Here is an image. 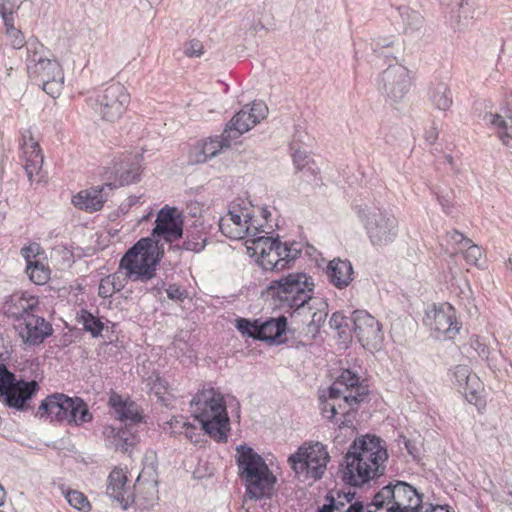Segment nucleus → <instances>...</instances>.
Returning <instances> with one entry per match:
<instances>
[{"instance_id":"nucleus-22","label":"nucleus","mask_w":512,"mask_h":512,"mask_svg":"<svg viewBox=\"0 0 512 512\" xmlns=\"http://www.w3.org/2000/svg\"><path fill=\"white\" fill-rule=\"evenodd\" d=\"M351 320L354 334L364 348L372 350L380 346L383 333L374 316L365 310H356L352 313Z\"/></svg>"},{"instance_id":"nucleus-27","label":"nucleus","mask_w":512,"mask_h":512,"mask_svg":"<svg viewBox=\"0 0 512 512\" xmlns=\"http://www.w3.org/2000/svg\"><path fill=\"white\" fill-rule=\"evenodd\" d=\"M107 186H96L90 189L80 191L78 194L73 196L72 204L86 212H96L103 208L104 203L107 200V194L104 192Z\"/></svg>"},{"instance_id":"nucleus-9","label":"nucleus","mask_w":512,"mask_h":512,"mask_svg":"<svg viewBox=\"0 0 512 512\" xmlns=\"http://www.w3.org/2000/svg\"><path fill=\"white\" fill-rule=\"evenodd\" d=\"M356 213L373 246L382 247L394 241L398 221L389 210L370 203L356 207Z\"/></svg>"},{"instance_id":"nucleus-59","label":"nucleus","mask_w":512,"mask_h":512,"mask_svg":"<svg viewBox=\"0 0 512 512\" xmlns=\"http://www.w3.org/2000/svg\"><path fill=\"white\" fill-rule=\"evenodd\" d=\"M438 138V131L435 127L430 128L425 132V140L429 144H434Z\"/></svg>"},{"instance_id":"nucleus-61","label":"nucleus","mask_w":512,"mask_h":512,"mask_svg":"<svg viewBox=\"0 0 512 512\" xmlns=\"http://www.w3.org/2000/svg\"><path fill=\"white\" fill-rule=\"evenodd\" d=\"M425 512H451V509L448 505H432L425 510Z\"/></svg>"},{"instance_id":"nucleus-7","label":"nucleus","mask_w":512,"mask_h":512,"mask_svg":"<svg viewBox=\"0 0 512 512\" xmlns=\"http://www.w3.org/2000/svg\"><path fill=\"white\" fill-rule=\"evenodd\" d=\"M421 507L422 495L410 484L397 481L379 490L365 512H418Z\"/></svg>"},{"instance_id":"nucleus-45","label":"nucleus","mask_w":512,"mask_h":512,"mask_svg":"<svg viewBox=\"0 0 512 512\" xmlns=\"http://www.w3.org/2000/svg\"><path fill=\"white\" fill-rule=\"evenodd\" d=\"M398 10L407 29L418 31L423 26L424 17L418 11L407 6L399 7Z\"/></svg>"},{"instance_id":"nucleus-16","label":"nucleus","mask_w":512,"mask_h":512,"mask_svg":"<svg viewBox=\"0 0 512 512\" xmlns=\"http://www.w3.org/2000/svg\"><path fill=\"white\" fill-rule=\"evenodd\" d=\"M141 172V156L125 155L116 159L112 166L104 172L105 186L110 190L139 181Z\"/></svg>"},{"instance_id":"nucleus-23","label":"nucleus","mask_w":512,"mask_h":512,"mask_svg":"<svg viewBox=\"0 0 512 512\" xmlns=\"http://www.w3.org/2000/svg\"><path fill=\"white\" fill-rule=\"evenodd\" d=\"M17 329L22 340L29 345H39L53 333L52 325L37 312L18 322Z\"/></svg>"},{"instance_id":"nucleus-15","label":"nucleus","mask_w":512,"mask_h":512,"mask_svg":"<svg viewBox=\"0 0 512 512\" xmlns=\"http://www.w3.org/2000/svg\"><path fill=\"white\" fill-rule=\"evenodd\" d=\"M239 201L230 204L228 213L219 221V229L230 239L240 240L250 236L255 238L257 227L251 223L252 217L248 208L241 207Z\"/></svg>"},{"instance_id":"nucleus-42","label":"nucleus","mask_w":512,"mask_h":512,"mask_svg":"<svg viewBox=\"0 0 512 512\" xmlns=\"http://www.w3.org/2000/svg\"><path fill=\"white\" fill-rule=\"evenodd\" d=\"M231 141L232 139L226 136L224 130L220 136L209 137L200 142L205 148L206 155L211 159L217 156L222 149L230 147Z\"/></svg>"},{"instance_id":"nucleus-24","label":"nucleus","mask_w":512,"mask_h":512,"mask_svg":"<svg viewBox=\"0 0 512 512\" xmlns=\"http://www.w3.org/2000/svg\"><path fill=\"white\" fill-rule=\"evenodd\" d=\"M3 309L8 317L20 322L27 318L30 313L38 312L39 301L37 297L27 292H16L8 297Z\"/></svg>"},{"instance_id":"nucleus-52","label":"nucleus","mask_w":512,"mask_h":512,"mask_svg":"<svg viewBox=\"0 0 512 512\" xmlns=\"http://www.w3.org/2000/svg\"><path fill=\"white\" fill-rule=\"evenodd\" d=\"M291 149L293 150V162L297 170L304 169L309 162V156L306 151L296 148L295 144H292Z\"/></svg>"},{"instance_id":"nucleus-8","label":"nucleus","mask_w":512,"mask_h":512,"mask_svg":"<svg viewBox=\"0 0 512 512\" xmlns=\"http://www.w3.org/2000/svg\"><path fill=\"white\" fill-rule=\"evenodd\" d=\"M247 250L257 263L267 271H281L290 266L300 253L295 244L288 245L278 239L258 236L247 240Z\"/></svg>"},{"instance_id":"nucleus-28","label":"nucleus","mask_w":512,"mask_h":512,"mask_svg":"<svg viewBox=\"0 0 512 512\" xmlns=\"http://www.w3.org/2000/svg\"><path fill=\"white\" fill-rule=\"evenodd\" d=\"M454 384L458 386L461 393L472 403L476 401L478 389L481 385L480 379L473 374L467 365H457L452 371Z\"/></svg>"},{"instance_id":"nucleus-11","label":"nucleus","mask_w":512,"mask_h":512,"mask_svg":"<svg viewBox=\"0 0 512 512\" xmlns=\"http://www.w3.org/2000/svg\"><path fill=\"white\" fill-rule=\"evenodd\" d=\"M314 283L305 273H291L270 283L269 294L282 306L298 310L312 298Z\"/></svg>"},{"instance_id":"nucleus-41","label":"nucleus","mask_w":512,"mask_h":512,"mask_svg":"<svg viewBox=\"0 0 512 512\" xmlns=\"http://www.w3.org/2000/svg\"><path fill=\"white\" fill-rule=\"evenodd\" d=\"M77 321L83 326V329L89 332L93 337L100 336L104 328L101 320L85 309H81L77 313Z\"/></svg>"},{"instance_id":"nucleus-46","label":"nucleus","mask_w":512,"mask_h":512,"mask_svg":"<svg viewBox=\"0 0 512 512\" xmlns=\"http://www.w3.org/2000/svg\"><path fill=\"white\" fill-rule=\"evenodd\" d=\"M63 494L72 507L79 511L88 512L91 509V505L87 497L78 490L68 489L63 491Z\"/></svg>"},{"instance_id":"nucleus-49","label":"nucleus","mask_w":512,"mask_h":512,"mask_svg":"<svg viewBox=\"0 0 512 512\" xmlns=\"http://www.w3.org/2000/svg\"><path fill=\"white\" fill-rule=\"evenodd\" d=\"M461 253L464 255V258L468 264L477 267L482 266L481 260L483 257V251L478 245H475L471 242L469 245L465 246L464 251H461Z\"/></svg>"},{"instance_id":"nucleus-29","label":"nucleus","mask_w":512,"mask_h":512,"mask_svg":"<svg viewBox=\"0 0 512 512\" xmlns=\"http://www.w3.org/2000/svg\"><path fill=\"white\" fill-rule=\"evenodd\" d=\"M484 120L496 131L502 143L508 145L512 140V102L499 112L485 114Z\"/></svg>"},{"instance_id":"nucleus-54","label":"nucleus","mask_w":512,"mask_h":512,"mask_svg":"<svg viewBox=\"0 0 512 512\" xmlns=\"http://www.w3.org/2000/svg\"><path fill=\"white\" fill-rule=\"evenodd\" d=\"M167 297L170 300L179 301L182 302L184 299L187 298V291L185 289H181L176 284H171L166 289Z\"/></svg>"},{"instance_id":"nucleus-40","label":"nucleus","mask_w":512,"mask_h":512,"mask_svg":"<svg viewBox=\"0 0 512 512\" xmlns=\"http://www.w3.org/2000/svg\"><path fill=\"white\" fill-rule=\"evenodd\" d=\"M26 66L27 72L30 70V66L33 64H41L42 62L49 59L48 51H46L44 45L40 43L36 38H30L26 42Z\"/></svg>"},{"instance_id":"nucleus-48","label":"nucleus","mask_w":512,"mask_h":512,"mask_svg":"<svg viewBox=\"0 0 512 512\" xmlns=\"http://www.w3.org/2000/svg\"><path fill=\"white\" fill-rule=\"evenodd\" d=\"M25 0H0V16L3 23L14 20V14Z\"/></svg>"},{"instance_id":"nucleus-10","label":"nucleus","mask_w":512,"mask_h":512,"mask_svg":"<svg viewBox=\"0 0 512 512\" xmlns=\"http://www.w3.org/2000/svg\"><path fill=\"white\" fill-rule=\"evenodd\" d=\"M36 416L76 425L92 420V414L89 412L87 404L81 398H71L62 393L47 396L41 402Z\"/></svg>"},{"instance_id":"nucleus-43","label":"nucleus","mask_w":512,"mask_h":512,"mask_svg":"<svg viewBox=\"0 0 512 512\" xmlns=\"http://www.w3.org/2000/svg\"><path fill=\"white\" fill-rule=\"evenodd\" d=\"M26 273L28 274L30 280L37 285L45 284L50 277L49 268H47L38 260L29 262V265H26Z\"/></svg>"},{"instance_id":"nucleus-26","label":"nucleus","mask_w":512,"mask_h":512,"mask_svg":"<svg viewBox=\"0 0 512 512\" xmlns=\"http://www.w3.org/2000/svg\"><path fill=\"white\" fill-rule=\"evenodd\" d=\"M106 493L122 509H127L134 501V494L126 485L127 477L122 469H113L108 476Z\"/></svg>"},{"instance_id":"nucleus-51","label":"nucleus","mask_w":512,"mask_h":512,"mask_svg":"<svg viewBox=\"0 0 512 512\" xmlns=\"http://www.w3.org/2000/svg\"><path fill=\"white\" fill-rule=\"evenodd\" d=\"M210 158L206 155L205 148L201 142H197L189 152L188 161L190 164H201L209 160Z\"/></svg>"},{"instance_id":"nucleus-17","label":"nucleus","mask_w":512,"mask_h":512,"mask_svg":"<svg viewBox=\"0 0 512 512\" xmlns=\"http://www.w3.org/2000/svg\"><path fill=\"white\" fill-rule=\"evenodd\" d=\"M424 323L434 332L436 338L452 339L460 330L456 311L449 303L433 305L428 309Z\"/></svg>"},{"instance_id":"nucleus-38","label":"nucleus","mask_w":512,"mask_h":512,"mask_svg":"<svg viewBox=\"0 0 512 512\" xmlns=\"http://www.w3.org/2000/svg\"><path fill=\"white\" fill-rule=\"evenodd\" d=\"M107 436L112 438L111 443L113 444L116 451L127 452L130 447L136 444L137 438L129 430L110 428L109 431L105 432Z\"/></svg>"},{"instance_id":"nucleus-20","label":"nucleus","mask_w":512,"mask_h":512,"mask_svg":"<svg viewBox=\"0 0 512 512\" xmlns=\"http://www.w3.org/2000/svg\"><path fill=\"white\" fill-rule=\"evenodd\" d=\"M267 113L268 107L264 102L254 101L251 105H244L226 124L224 129L226 136L232 140L237 139L263 120Z\"/></svg>"},{"instance_id":"nucleus-60","label":"nucleus","mask_w":512,"mask_h":512,"mask_svg":"<svg viewBox=\"0 0 512 512\" xmlns=\"http://www.w3.org/2000/svg\"><path fill=\"white\" fill-rule=\"evenodd\" d=\"M372 45H373L372 49H373L374 51H377V49H378V48H380V47L384 48V47H390V46H392V45H393V41H392V40H390V39H388V38H383V39H379V40H377V41H376L374 44H372Z\"/></svg>"},{"instance_id":"nucleus-36","label":"nucleus","mask_w":512,"mask_h":512,"mask_svg":"<svg viewBox=\"0 0 512 512\" xmlns=\"http://www.w3.org/2000/svg\"><path fill=\"white\" fill-rule=\"evenodd\" d=\"M469 243H471V240L457 230L447 231L439 240L441 249L450 256L464 251L465 246Z\"/></svg>"},{"instance_id":"nucleus-13","label":"nucleus","mask_w":512,"mask_h":512,"mask_svg":"<svg viewBox=\"0 0 512 512\" xmlns=\"http://www.w3.org/2000/svg\"><path fill=\"white\" fill-rule=\"evenodd\" d=\"M329 453L325 445L315 442L300 446L295 453L289 456L288 462L293 471L306 479H321L326 471Z\"/></svg>"},{"instance_id":"nucleus-47","label":"nucleus","mask_w":512,"mask_h":512,"mask_svg":"<svg viewBox=\"0 0 512 512\" xmlns=\"http://www.w3.org/2000/svg\"><path fill=\"white\" fill-rule=\"evenodd\" d=\"M5 33L10 40V44L14 49H21L23 46H26L25 37L21 30L15 27L14 20L5 22Z\"/></svg>"},{"instance_id":"nucleus-58","label":"nucleus","mask_w":512,"mask_h":512,"mask_svg":"<svg viewBox=\"0 0 512 512\" xmlns=\"http://www.w3.org/2000/svg\"><path fill=\"white\" fill-rule=\"evenodd\" d=\"M182 422H186L183 418H173L167 424L170 426L173 432L182 433Z\"/></svg>"},{"instance_id":"nucleus-31","label":"nucleus","mask_w":512,"mask_h":512,"mask_svg":"<svg viewBox=\"0 0 512 512\" xmlns=\"http://www.w3.org/2000/svg\"><path fill=\"white\" fill-rule=\"evenodd\" d=\"M353 274V266L348 260L333 259L326 268L329 281L338 289L348 287L353 281Z\"/></svg>"},{"instance_id":"nucleus-18","label":"nucleus","mask_w":512,"mask_h":512,"mask_svg":"<svg viewBox=\"0 0 512 512\" xmlns=\"http://www.w3.org/2000/svg\"><path fill=\"white\" fill-rule=\"evenodd\" d=\"M379 90L393 102H399L411 86L409 70L401 65H389L380 75Z\"/></svg>"},{"instance_id":"nucleus-37","label":"nucleus","mask_w":512,"mask_h":512,"mask_svg":"<svg viewBox=\"0 0 512 512\" xmlns=\"http://www.w3.org/2000/svg\"><path fill=\"white\" fill-rule=\"evenodd\" d=\"M127 280L129 279L126 278V275L122 276L121 270L102 278L98 287V295L102 298L112 297L125 287Z\"/></svg>"},{"instance_id":"nucleus-2","label":"nucleus","mask_w":512,"mask_h":512,"mask_svg":"<svg viewBox=\"0 0 512 512\" xmlns=\"http://www.w3.org/2000/svg\"><path fill=\"white\" fill-rule=\"evenodd\" d=\"M387 460L384 440L369 434L358 437L344 457L342 479L351 486L361 487L385 473Z\"/></svg>"},{"instance_id":"nucleus-63","label":"nucleus","mask_w":512,"mask_h":512,"mask_svg":"<svg viewBox=\"0 0 512 512\" xmlns=\"http://www.w3.org/2000/svg\"><path fill=\"white\" fill-rule=\"evenodd\" d=\"M438 201L446 213L450 212V202L444 197H438Z\"/></svg>"},{"instance_id":"nucleus-39","label":"nucleus","mask_w":512,"mask_h":512,"mask_svg":"<svg viewBox=\"0 0 512 512\" xmlns=\"http://www.w3.org/2000/svg\"><path fill=\"white\" fill-rule=\"evenodd\" d=\"M429 98L432 104L442 111L448 110L453 103L451 91L443 82H439L432 87Z\"/></svg>"},{"instance_id":"nucleus-50","label":"nucleus","mask_w":512,"mask_h":512,"mask_svg":"<svg viewBox=\"0 0 512 512\" xmlns=\"http://www.w3.org/2000/svg\"><path fill=\"white\" fill-rule=\"evenodd\" d=\"M258 320L250 321L246 318H238L236 320V328L242 335H247L256 339V331L257 330Z\"/></svg>"},{"instance_id":"nucleus-35","label":"nucleus","mask_w":512,"mask_h":512,"mask_svg":"<svg viewBox=\"0 0 512 512\" xmlns=\"http://www.w3.org/2000/svg\"><path fill=\"white\" fill-rule=\"evenodd\" d=\"M208 237V226L202 222H197L186 229L182 249L199 253L206 247Z\"/></svg>"},{"instance_id":"nucleus-62","label":"nucleus","mask_w":512,"mask_h":512,"mask_svg":"<svg viewBox=\"0 0 512 512\" xmlns=\"http://www.w3.org/2000/svg\"><path fill=\"white\" fill-rule=\"evenodd\" d=\"M405 447L411 456L416 457V447L410 440L405 441Z\"/></svg>"},{"instance_id":"nucleus-53","label":"nucleus","mask_w":512,"mask_h":512,"mask_svg":"<svg viewBox=\"0 0 512 512\" xmlns=\"http://www.w3.org/2000/svg\"><path fill=\"white\" fill-rule=\"evenodd\" d=\"M204 53L202 43L197 39L188 41L184 46V54L187 57H200Z\"/></svg>"},{"instance_id":"nucleus-1","label":"nucleus","mask_w":512,"mask_h":512,"mask_svg":"<svg viewBox=\"0 0 512 512\" xmlns=\"http://www.w3.org/2000/svg\"><path fill=\"white\" fill-rule=\"evenodd\" d=\"M387 460L384 440L369 434L358 437L344 457L342 479L351 486L361 487L385 473Z\"/></svg>"},{"instance_id":"nucleus-6","label":"nucleus","mask_w":512,"mask_h":512,"mask_svg":"<svg viewBox=\"0 0 512 512\" xmlns=\"http://www.w3.org/2000/svg\"><path fill=\"white\" fill-rule=\"evenodd\" d=\"M368 394V386L360 381L357 373L349 369L343 370L329 388V399H341L344 407L341 403L324 401L321 408L322 414L329 420L334 419L339 413L346 414L349 410L357 408L360 403L364 402Z\"/></svg>"},{"instance_id":"nucleus-32","label":"nucleus","mask_w":512,"mask_h":512,"mask_svg":"<svg viewBox=\"0 0 512 512\" xmlns=\"http://www.w3.org/2000/svg\"><path fill=\"white\" fill-rule=\"evenodd\" d=\"M287 320L284 316L270 318L266 321L258 320L256 339L270 343H280V337L286 331Z\"/></svg>"},{"instance_id":"nucleus-57","label":"nucleus","mask_w":512,"mask_h":512,"mask_svg":"<svg viewBox=\"0 0 512 512\" xmlns=\"http://www.w3.org/2000/svg\"><path fill=\"white\" fill-rule=\"evenodd\" d=\"M471 345L476 349L480 357H488V348L484 344H481L478 339H475Z\"/></svg>"},{"instance_id":"nucleus-4","label":"nucleus","mask_w":512,"mask_h":512,"mask_svg":"<svg viewBox=\"0 0 512 512\" xmlns=\"http://www.w3.org/2000/svg\"><path fill=\"white\" fill-rule=\"evenodd\" d=\"M235 458L246 495L255 500L269 498L272 495L276 477L265 460L245 444L236 447Z\"/></svg>"},{"instance_id":"nucleus-25","label":"nucleus","mask_w":512,"mask_h":512,"mask_svg":"<svg viewBox=\"0 0 512 512\" xmlns=\"http://www.w3.org/2000/svg\"><path fill=\"white\" fill-rule=\"evenodd\" d=\"M20 148L22 150V158L24 161V170L30 181L35 174H38L42 168L44 157L41 153L39 143L35 141L31 131L27 130L23 133Z\"/></svg>"},{"instance_id":"nucleus-12","label":"nucleus","mask_w":512,"mask_h":512,"mask_svg":"<svg viewBox=\"0 0 512 512\" xmlns=\"http://www.w3.org/2000/svg\"><path fill=\"white\" fill-rule=\"evenodd\" d=\"M86 103L102 120L115 122L126 112L130 94L124 85L115 82L87 97Z\"/></svg>"},{"instance_id":"nucleus-64","label":"nucleus","mask_w":512,"mask_h":512,"mask_svg":"<svg viewBox=\"0 0 512 512\" xmlns=\"http://www.w3.org/2000/svg\"><path fill=\"white\" fill-rule=\"evenodd\" d=\"M261 216H262L266 221H268L269 217H271V213H270V211H269L267 208H262V209H261Z\"/></svg>"},{"instance_id":"nucleus-5","label":"nucleus","mask_w":512,"mask_h":512,"mask_svg":"<svg viewBox=\"0 0 512 512\" xmlns=\"http://www.w3.org/2000/svg\"><path fill=\"white\" fill-rule=\"evenodd\" d=\"M164 247L153 239L141 238L120 260L119 270H125L132 282H147L156 276V267L163 258Z\"/></svg>"},{"instance_id":"nucleus-3","label":"nucleus","mask_w":512,"mask_h":512,"mask_svg":"<svg viewBox=\"0 0 512 512\" xmlns=\"http://www.w3.org/2000/svg\"><path fill=\"white\" fill-rule=\"evenodd\" d=\"M191 411L202 429L218 442L227 440L229 417L222 393L204 384L190 402Z\"/></svg>"},{"instance_id":"nucleus-34","label":"nucleus","mask_w":512,"mask_h":512,"mask_svg":"<svg viewBox=\"0 0 512 512\" xmlns=\"http://www.w3.org/2000/svg\"><path fill=\"white\" fill-rule=\"evenodd\" d=\"M109 405L113 408L117 418L126 425L136 424L142 420L137 405L132 401L123 400L118 394L110 396Z\"/></svg>"},{"instance_id":"nucleus-56","label":"nucleus","mask_w":512,"mask_h":512,"mask_svg":"<svg viewBox=\"0 0 512 512\" xmlns=\"http://www.w3.org/2000/svg\"><path fill=\"white\" fill-rule=\"evenodd\" d=\"M182 433H184V435L190 439V441L192 442H197V439H194V436H195V427L188 423V422H182Z\"/></svg>"},{"instance_id":"nucleus-21","label":"nucleus","mask_w":512,"mask_h":512,"mask_svg":"<svg viewBox=\"0 0 512 512\" xmlns=\"http://www.w3.org/2000/svg\"><path fill=\"white\" fill-rule=\"evenodd\" d=\"M176 213V208L168 206L161 208L156 216L152 234L147 238L153 239L158 245L163 247L162 241L171 244L182 238L183 221Z\"/></svg>"},{"instance_id":"nucleus-14","label":"nucleus","mask_w":512,"mask_h":512,"mask_svg":"<svg viewBox=\"0 0 512 512\" xmlns=\"http://www.w3.org/2000/svg\"><path fill=\"white\" fill-rule=\"evenodd\" d=\"M38 390L39 385L35 380L17 381L15 375L5 365L0 364V395L7 406L19 411L27 410L28 401Z\"/></svg>"},{"instance_id":"nucleus-44","label":"nucleus","mask_w":512,"mask_h":512,"mask_svg":"<svg viewBox=\"0 0 512 512\" xmlns=\"http://www.w3.org/2000/svg\"><path fill=\"white\" fill-rule=\"evenodd\" d=\"M327 499L329 504L323 505L318 512H364V506L361 502L356 501L345 508L344 502L335 500L333 497H327Z\"/></svg>"},{"instance_id":"nucleus-19","label":"nucleus","mask_w":512,"mask_h":512,"mask_svg":"<svg viewBox=\"0 0 512 512\" xmlns=\"http://www.w3.org/2000/svg\"><path fill=\"white\" fill-rule=\"evenodd\" d=\"M28 75L51 97L56 98L60 95L64 74L57 60L49 58L41 64L31 65Z\"/></svg>"},{"instance_id":"nucleus-33","label":"nucleus","mask_w":512,"mask_h":512,"mask_svg":"<svg viewBox=\"0 0 512 512\" xmlns=\"http://www.w3.org/2000/svg\"><path fill=\"white\" fill-rule=\"evenodd\" d=\"M482 13V0H462L453 15L454 28L459 31L467 28L472 20L478 18Z\"/></svg>"},{"instance_id":"nucleus-55","label":"nucleus","mask_w":512,"mask_h":512,"mask_svg":"<svg viewBox=\"0 0 512 512\" xmlns=\"http://www.w3.org/2000/svg\"><path fill=\"white\" fill-rule=\"evenodd\" d=\"M38 249V246H28V247H24L22 248L21 250V253L23 255V257L26 259V263L27 265H29V262H34L35 260H33L32 258H35L36 255H35V250Z\"/></svg>"},{"instance_id":"nucleus-30","label":"nucleus","mask_w":512,"mask_h":512,"mask_svg":"<svg viewBox=\"0 0 512 512\" xmlns=\"http://www.w3.org/2000/svg\"><path fill=\"white\" fill-rule=\"evenodd\" d=\"M134 501L140 508L148 509L158 501V486L155 480L144 479L141 473L134 485Z\"/></svg>"}]
</instances>
